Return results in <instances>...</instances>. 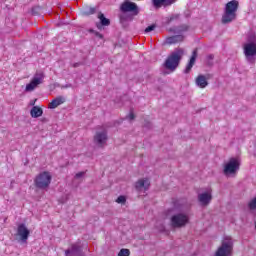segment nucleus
Here are the masks:
<instances>
[{
	"label": "nucleus",
	"mask_w": 256,
	"mask_h": 256,
	"mask_svg": "<svg viewBox=\"0 0 256 256\" xmlns=\"http://www.w3.org/2000/svg\"><path fill=\"white\" fill-rule=\"evenodd\" d=\"M174 207H175V209H179L180 211H183V209H185L183 201H181V200L174 202Z\"/></svg>",
	"instance_id": "4be33fe9"
},
{
	"label": "nucleus",
	"mask_w": 256,
	"mask_h": 256,
	"mask_svg": "<svg viewBox=\"0 0 256 256\" xmlns=\"http://www.w3.org/2000/svg\"><path fill=\"white\" fill-rule=\"evenodd\" d=\"M170 21H173V17L170 18Z\"/></svg>",
	"instance_id": "2f4dec72"
},
{
	"label": "nucleus",
	"mask_w": 256,
	"mask_h": 256,
	"mask_svg": "<svg viewBox=\"0 0 256 256\" xmlns=\"http://www.w3.org/2000/svg\"><path fill=\"white\" fill-rule=\"evenodd\" d=\"M208 57H209V59H213V55H209Z\"/></svg>",
	"instance_id": "7c9ffc66"
},
{
	"label": "nucleus",
	"mask_w": 256,
	"mask_h": 256,
	"mask_svg": "<svg viewBox=\"0 0 256 256\" xmlns=\"http://www.w3.org/2000/svg\"><path fill=\"white\" fill-rule=\"evenodd\" d=\"M30 115L33 119H37L43 115V109L39 106H34L30 111Z\"/></svg>",
	"instance_id": "aec40b11"
},
{
	"label": "nucleus",
	"mask_w": 256,
	"mask_h": 256,
	"mask_svg": "<svg viewBox=\"0 0 256 256\" xmlns=\"http://www.w3.org/2000/svg\"><path fill=\"white\" fill-rule=\"evenodd\" d=\"M127 119L129 121H133V119H135V114H133V112H130V114L128 115Z\"/></svg>",
	"instance_id": "bb28decb"
},
{
	"label": "nucleus",
	"mask_w": 256,
	"mask_h": 256,
	"mask_svg": "<svg viewBox=\"0 0 256 256\" xmlns=\"http://www.w3.org/2000/svg\"><path fill=\"white\" fill-rule=\"evenodd\" d=\"M249 209H256V197L249 202Z\"/></svg>",
	"instance_id": "b1692460"
},
{
	"label": "nucleus",
	"mask_w": 256,
	"mask_h": 256,
	"mask_svg": "<svg viewBox=\"0 0 256 256\" xmlns=\"http://www.w3.org/2000/svg\"><path fill=\"white\" fill-rule=\"evenodd\" d=\"M212 193L213 190L211 188H206L204 192L198 194V201L203 207L211 203V199H213Z\"/></svg>",
	"instance_id": "9b49d317"
},
{
	"label": "nucleus",
	"mask_w": 256,
	"mask_h": 256,
	"mask_svg": "<svg viewBox=\"0 0 256 256\" xmlns=\"http://www.w3.org/2000/svg\"><path fill=\"white\" fill-rule=\"evenodd\" d=\"M149 185H151L149 179H140L136 182V189L137 191H147V189H149Z\"/></svg>",
	"instance_id": "2eb2a0df"
},
{
	"label": "nucleus",
	"mask_w": 256,
	"mask_h": 256,
	"mask_svg": "<svg viewBox=\"0 0 256 256\" xmlns=\"http://www.w3.org/2000/svg\"><path fill=\"white\" fill-rule=\"evenodd\" d=\"M160 231H163V228H161Z\"/></svg>",
	"instance_id": "473e14b6"
},
{
	"label": "nucleus",
	"mask_w": 256,
	"mask_h": 256,
	"mask_svg": "<svg viewBox=\"0 0 256 256\" xmlns=\"http://www.w3.org/2000/svg\"><path fill=\"white\" fill-rule=\"evenodd\" d=\"M35 103H37V99L30 101V105L34 107Z\"/></svg>",
	"instance_id": "c756f323"
},
{
	"label": "nucleus",
	"mask_w": 256,
	"mask_h": 256,
	"mask_svg": "<svg viewBox=\"0 0 256 256\" xmlns=\"http://www.w3.org/2000/svg\"><path fill=\"white\" fill-rule=\"evenodd\" d=\"M244 55L248 63H255L256 61V35L255 32H250L247 35L246 42L243 44Z\"/></svg>",
	"instance_id": "f257e3e1"
},
{
	"label": "nucleus",
	"mask_w": 256,
	"mask_h": 256,
	"mask_svg": "<svg viewBox=\"0 0 256 256\" xmlns=\"http://www.w3.org/2000/svg\"><path fill=\"white\" fill-rule=\"evenodd\" d=\"M126 198L125 196H119L116 200V203H125Z\"/></svg>",
	"instance_id": "a878e982"
},
{
	"label": "nucleus",
	"mask_w": 256,
	"mask_h": 256,
	"mask_svg": "<svg viewBox=\"0 0 256 256\" xmlns=\"http://www.w3.org/2000/svg\"><path fill=\"white\" fill-rule=\"evenodd\" d=\"M177 0H152L153 7L155 9H161V7H169L173 5Z\"/></svg>",
	"instance_id": "ddd939ff"
},
{
	"label": "nucleus",
	"mask_w": 256,
	"mask_h": 256,
	"mask_svg": "<svg viewBox=\"0 0 256 256\" xmlns=\"http://www.w3.org/2000/svg\"><path fill=\"white\" fill-rule=\"evenodd\" d=\"M151 31H155V25L148 26L145 29V33H151Z\"/></svg>",
	"instance_id": "393cba45"
},
{
	"label": "nucleus",
	"mask_w": 256,
	"mask_h": 256,
	"mask_svg": "<svg viewBox=\"0 0 256 256\" xmlns=\"http://www.w3.org/2000/svg\"><path fill=\"white\" fill-rule=\"evenodd\" d=\"M98 19L100 20L101 25H103L104 27H108V25H111V21L105 18V15H103V13L98 14Z\"/></svg>",
	"instance_id": "412c9836"
},
{
	"label": "nucleus",
	"mask_w": 256,
	"mask_h": 256,
	"mask_svg": "<svg viewBox=\"0 0 256 256\" xmlns=\"http://www.w3.org/2000/svg\"><path fill=\"white\" fill-rule=\"evenodd\" d=\"M80 253L81 248L77 244L72 245L71 249L66 250V256H79Z\"/></svg>",
	"instance_id": "f3484780"
},
{
	"label": "nucleus",
	"mask_w": 256,
	"mask_h": 256,
	"mask_svg": "<svg viewBox=\"0 0 256 256\" xmlns=\"http://www.w3.org/2000/svg\"><path fill=\"white\" fill-rule=\"evenodd\" d=\"M65 101L67 100L64 96H58L48 104V109H57V107H59L60 105H63Z\"/></svg>",
	"instance_id": "4468645a"
},
{
	"label": "nucleus",
	"mask_w": 256,
	"mask_h": 256,
	"mask_svg": "<svg viewBox=\"0 0 256 256\" xmlns=\"http://www.w3.org/2000/svg\"><path fill=\"white\" fill-rule=\"evenodd\" d=\"M122 13H133V15H139V7L134 2L129 0L124 1L120 6Z\"/></svg>",
	"instance_id": "9d476101"
},
{
	"label": "nucleus",
	"mask_w": 256,
	"mask_h": 256,
	"mask_svg": "<svg viewBox=\"0 0 256 256\" xmlns=\"http://www.w3.org/2000/svg\"><path fill=\"white\" fill-rule=\"evenodd\" d=\"M93 13H95V8H90L88 15H93Z\"/></svg>",
	"instance_id": "c85d7f7f"
},
{
	"label": "nucleus",
	"mask_w": 256,
	"mask_h": 256,
	"mask_svg": "<svg viewBox=\"0 0 256 256\" xmlns=\"http://www.w3.org/2000/svg\"><path fill=\"white\" fill-rule=\"evenodd\" d=\"M241 167V158L233 157L224 165V175L226 177H235Z\"/></svg>",
	"instance_id": "20e7f679"
},
{
	"label": "nucleus",
	"mask_w": 256,
	"mask_h": 256,
	"mask_svg": "<svg viewBox=\"0 0 256 256\" xmlns=\"http://www.w3.org/2000/svg\"><path fill=\"white\" fill-rule=\"evenodd\" d=\"M239 9V1L232 0L226 3L224 14L222 15V23H231L237 19V10Z\"/></svg>",
	"instance_id": "f03ea898"
},
{
	"label": "nucleus",
	"mask_w": 256,
	"mask_h": 256,
	"mask_svg": "<svg viewBox=\"0 0 256 256\" xmlns=\"http://www.w3.org/2000/svg\"><path fill=\"white\" fill-rule=\"evenodd\" d=\"M17 234L20 237L22 243H27V240L29 239V229H27L25 224H20L18 226Z\"/></svg>",
	"instance_id": "f8f14e48"
},
{
	"label": "nucleus",
	"mask_w": 256,
	"mask_h": 256,
	"mask_svg": "<svg viewBox=\"0 0 256 256\" xmlns=\"http://www.w3.org/2000/svg\"><path fill=\"white\" fill-rule=\"evenodd\" d=\"M189 223V214L188 213H178L171 217L172 227H185Z\"/></svg>",
	"instance_id": "6e6552de"
},
{
	"label": "nucleus",
	"mask_w": 256,
	"mask_h": 256,
	"mask_svg": "<svg viewBox=\"0 0 256 256\" xmlns=\"http://www.w3.org/2000/svg\"><path fill=\"white\" fill-rule=\"evenodd\" d=\"M196 59H197V49H195L193 51L190 61H189L188 65L186 66L185 73H189V71H191V69H193Z\"/></svg>",
	"instance_id": "a211bd4d"
},
{
	"label": "nucleus",
	"mask_w": 256,
	"mask_h": 256,
	"mask_svg": "<svg viewBox=\"0 0 256 256\" xmlns=\"http://www.w3.org/2000/svg\"><path fill=\"white\" fill-rule=\"evenodd\" d=\"M196 85L200 89H205V87H207V85H209V82H207V78L205 76L199 75L196 78Z\"/></svg>",
	"instance_id": "dca6fc26"
},
{
	"label": "nucleus",
	"mask_w": 256,
	"mask_h": 256,
	"mask_svg": "<svg viewBox=\"0 0 256 256\" xmlns=\"http://www.w3.org/2000/svg\"><path fill=\"white\" fill-rule=\"evenodd\" d=\"M83 175H85V172H79L75 175V179H81V177H83Z\"/></svg>",
	"instance_id": "cd10ccee"
},
{
	"label": "nucleus",
	"mask_w": 256,
	"mask_h": 256,
	"mask_svg": "<svg viewBox=\"0 0 256 256\" xmlns=\"http://www.w3.org/2000/svg\"><path fill=\"white\" fill-rule=\"evenodd\" d=\"M51 173L42 172L38 176H36L34 183L38 189H47L49 185H51Z\"/></svg>",
	"instance_id": "423d86ee"
},
{
	"label": "nucleus",
	"mask_w": 256,
	"mask_h": 256,
	"mask_svg": "<svg viewBox=\"0 0 256 256\" xmlns=\"http://www.w3.org/2000/svg\"><path fill=\"white\" fill-rule=\"evenodd\" d=\"M185 51L183 49H178L174 51L166 60L165 67L166 69H170L171 71H175L179 65V61L183 57Z\"/></svg>",
	"instance_id": "39448f33"
},
{
	"label": "nucleus",
	"mask_w": 256,
	"mask_h": 256,
	"mask_svg": "<svg viewBox=\"0 0 256 256\" xmlns=\"http://www.w3.org/2000/svg\"><path fill=\"white\" fill-rule=\"evenodd\" d=\"M43 79H45V74L43 72H36L32 77L30 83H28L25 87L26 93H31L35 91L39 85L43 83Z\"/></svg>",
	"instance_id": "0eeeda50"
},
{
	"label": "nucleus",
	"mask_w": 256,
	"mask_h": 256,
	"mask_svg": "<svg viewBox=\"0 0 256 256\" xmlns=\"http://www.w3.org/2000/svg\"><path fill=\"white\" fill-rule=\"evenodd\" d=\"M234 241L231 236H224L215 256H233Z\"/></svg>",
	"instance_id": "7ed1b4c3"
},
{
	"label": "nucleus",
	"mask_w": 256,
	"mask_h": 256,
	"mask_svg": "<svg viewBox=\"0 0 256 256\" xmlns=\"http://www.w3.org/2000/svg\"><path fill=\"white\" fill-rule=\"evenodd\" d=\"M180 41H183V35L181 34L166 38L165 43L166 45H173L175 43H180Z\"/></svg>",
	"instance_id": "6ab92c4d"
},
{
	"label": "nucleus",
	"mask_w": 256,
	"mask_h": 256,
	"mask_svg": "<svg viewBox=\"0 0 256 256\" xmlns=\"http://www.w3.org/2000/svg\"><path fill=\"white\" fill-rule=\"evenodd\" d=\"M131 254V252L129 251V249H121L118 253V256H129Z\"/></svg>",
	"instance_id": "5701e85b"
},
{
	"label": "nucleus",
	"mask_w": 256,
	"mask_h": 256,
	"mask_svg": "<svg viewBox=\"0 0 256 256\" xmlns=\"http://www.w3.org/2000/svg\"><path fill=\"white\" fill-rule=\"evenodd\" d=\"M94 144L96 147H105L107 145V130L102 128L96 132L94 135Z\"/></svg>",
	"instance_id": "1a4fd4ad"
}]
</instances>
